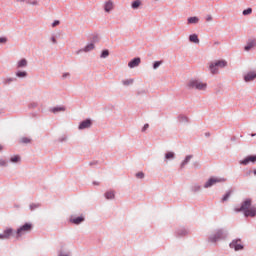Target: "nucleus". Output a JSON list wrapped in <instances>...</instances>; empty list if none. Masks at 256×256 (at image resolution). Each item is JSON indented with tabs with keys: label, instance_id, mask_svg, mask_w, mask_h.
I'll return each mask as SVG.
<instances>
[{
	"label": "nucleus",
	"instance_id": "1",
	"mask_svg": "<svg viewBox=\"0 0 256 256\" xmlns=\"http://www.w3.org/2000/svg\"><path fill=\"white\" fill-rule=\"evenodd\" d=\"M103 9L105 13H111L113 9H115V4L113 3V0H107L104 2Z\"/></svg>",
	"mask_w": 256,
	"mask_h": 256
},
{
	"label": "nucleus",
	"instance_id": "2",
	"mask_svg": "<svg viewBox=\"0 0 256 256\" xmlns=\"http://www.w3.org/2000/svg\"><path fill=\"white\" fill-rule=\"evenodd\" d=\"M95 49V44L90 43L87 44L83 49H80L77 51V55H79V53H89V51H93Z\"/></svg>",
	"mask_w": 256,
	"mask_h": 256
},
{
	"label": "nucleus",
	"instance_id": "3",
	"mask_svg": "<svg viewBox=\"0 0 256 256\" xmlns=\"http://www.w3.org/2000/svg\"><path fill=\"white\" fill-rule=\"evenodd\" d=\"M253 47H256V39L249 40L245 45L244 50L249 51L250 49H253Z\"/></svg>",
	"mask_w": 256,
	"mask_h": 256
},
{
	"label": "nucleus",
	"instance_id": "4",
	"mask_svg": "<svg viewBox=\"0 0 256 256\" xmlns=\"http://www.w3.org/2000/svg\"><path fill=\"white\" fill-rule=\"evenodd\" d=\"M187 23L188 25H197V23H199V18L197 16L189 17Z\"/></svg>",
	"mask_w": 256,
	"mask_h": 256
},
{
	"label": "nucleus",
	"instance_id": "5",
	"mask_svg": "<svg viewBox=\"0 0 256 256\" xmlns=\"http://www.w3.org/2000/svg\"><path fill=\"white\" fill-rule=\"evenodd\" d=\"M189 41H190V43H195L196 45H198L199 36H197V34H191V35H189Z\"/></svg>",
	"mask_w": 256,
	"mask_h": 256
},
{
	"label": "nucleus",
	"instance_id": "6",
	"mask_svg": "<svg viewBox=\"0 0 256 256\" xmlns=\"http://www.w3.org/2000/svg\"><path fill=\"white\" fill-rule=\"evenodd\" d=\"M141 63V58L136 57L133 58L130 62H128V65H139Z\"/></svg>",
	"mask_w": 256,
	"mask_h": 256
},
{
	"label": "nucleus",
	"instance_id": "7",
	"mask_svg": "<svg viewBox=\"0 0 256 256\" xmlns=\"http://www.w3.org/2000/svg\"><path fill=\"white\" fill-rule=\"evenodd\" d=\"M132 9H139L141 7V0H136L131 4Z\"/></svg>",
	"mask_w": 256,
	"mask_h": 256
},
{
	"label": "nucleus",
	"instance_id": "8",
	"mask_svg": "<svg viewBox=\"0 0 256 256\" xmlns=\"http://www.w3.org/2000/svg\"><path fill=\"white\" fill-rule=\"evenodd\" d=\"M210 65H227V62L225 60H216L211 62Z\"/></svg>",
	"mask_w": 256,
	"mask_h": 256
},
{
	"label": "nucleus",
	"instance_id": "9",
	"mask_svg": "<svg viewBox=\"0 0 256 256\" xmlns=\"http://www.w3.org/2000/svg\"><path fill=\"white\" fill-rule=\"evenodd\" d=\"M251 13H253V8H247L242 11V15H244V17H246V15H251Z\"/></svg>",
	"mask_w": 256,
	"mask_h": 256
},
{
	"label": "nucleus",
	"instance_id": "10",
	"mask_svg": "<svg viewBox=\"0 0 256 256\" xmlns=\"http://www.w3.org/2000/svg\"><path fill=\"white\" fill-rule=\"evenodd\" d=\"M109 55V50H103L102 52H101V55H100V57H101V59H107V56Z\"/></svg>",
	"mask_w": 256,
	"mask_h": 256
},
{
	"label": "nucleus",
	"instance_id": "11",
	"mask_svg": "<svg viewBox=\"0 0 256 256\" xmlns=\"http://www.w3.org/2000/svg\"><path fill=\"white\" fill-rule=\"evenodd\" d=\"M26 3H27L28 5H34V6L39 5V1H37V0H33V1L27 0Z\"/></svg>",
	"mask_w": 256,
	"mask_h": 256
},
{
	"label": "nucleus",
	"instance_id": "12",
	"mask_svg": "<svg viewBox=\"0 0 256 256\" xmlns=\"http://www.w3.org/2000/svg\"><path fill=\"white\" fill-rule=\"evenodd\" d=\"M7 41H8L7 37H0V45H5Z\"/></svg>",
	"mask_w": 256,
	"mask_h": 256
},
{
	"label": "nucleus",
	"instance_id": "13",
	"mask_svg": "<svg viewBox=\"0 0 256 256\" xmlns=\"http://www.w3.org/2000/svg\"><path fill=\"white\" fill-rule=\"evenodd\" d=\"M17 65H27V59L22 58L20 61H18Z\"/></svg>",
	"mask_w": 256,
	"mask_h": 256
},
{
	"label": "nucleus",
	"instance_id": "14",
	"mask_svg": "<svg viewBox=\"0 0 256 256\" xmlns=\"http://www.w3.org/2000/svg\"><path fill=\"white\" fill-rule=\"evenodd\" d=\"M58 25H61V22L59 20H55L53 23H52V27H57Z\"/></svg>",
	"mask_w": 256,
	"mask_h": 256
},
{
	"label": "nucleus",
	"instance_id": "15",
	"mask_svg": "<svg viewBox=\"0 0 256 256\" xmlns=\"http://www.w3.org/2000/svg\"><path fill=\"white\" fill-rule=\"evenodd\" d=\"M50 41L54 44V45H57V38H55V36H52L50 38Z\"/></svg>",
	"mask_w": 256,
	"mask_h": 256
},
{
	"label": "nucleus",
	"instance_id": "16",
	"mask_svg": "<svg viewBox=\"0 0 256 256\" xmlns=\"http://www.w3.org/2000/svg\"><path fill=\"white\" fill-rule=\"evenodd\" d=\"M153 65H163V60L153 62Z\"/></svg>",
	"mask_w": 256,
	"mask_h": 256
},
{
	"label": "nucleus",
	"instance_id": "17",
	"mask_svg": "<svg viewBox=\"0 0 256 256\" xmlns=\"http://www.w3.org/2000/svg\"><path fill=\"white\" fill-rule=\"evenodd\" d=\"M18 3H27V0H16Z\"/></svg>",
	"mask_w": 256,
	"mask_h": 256
},
{
	"label": "nucleus",
	"instance_id": "18",
	"mask_svg": "<svg viewBox=\"0 0 256 256\" xmlns=\"http://www.w3.org/2000/svg\"><path fill=\"white\" fill-rule=\"evenodd\" d=\"M212 19H213V17L208 16V17L206 18V21H212Z\"/></svg>",
	"mask_w": 256,
	"mask_h": 256
}]
</instances>
